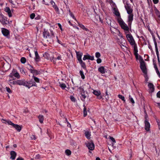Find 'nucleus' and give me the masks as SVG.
Returning <instances> with one entry per match:
<instances>
[{
  "label": "nucleus",
  "mask_w": 160,
  "mask_h": 160,
  "mask_svg": "<svg viewBox=\"0 0 160 160\" xmlns=\"http://www.w3.org/2000/svg\"><path fill=\"white\" fill-rule=\"evenodd\" d=\"M50 33L49 32L48 29L44 28L42 32V36L44 38H49L52 39V38L55 37L54 33L51 29H49Z\"/></svg>",
  "instance_id": "f257e3e1"
},
{
  "label": "nucleus",
  "mask_w": 160,
  "mask_h": 160,
  "mask_svg": "<svg viewBox=\"0 0 160 160\" xmlns=\"http://www.w3.org/2000/svg\"><path fill=\"white\" fill-rule=\"evenodd\" d=\"M111 6L113 13L117 17V19L121 18L120 13L119 11L117 6L114 3L112 0H111Z\"/></svg>",
  "instance_id": "f03ea898"
},
{
  "label": "nucleus",
  "mask_w": 160,
  "mask_h": 160,
  "mask_svg": "<svg viewBox=\"0 0 160 160\" xmlns=\"http://www.w3.org/2000/svg\"><path fill=\"white\" fill-rule=\"evenodd\" d=\"M139 62L140 63V68L142 72L144 74H147V72L145 62L141 56H139Z\"/></svg>",
  "instance_id": "7ed1b4c3"
},
{
  "label": "nucleus",
  "mask_w": 160,
  "mask_h": 160,
  "mask_svg": "<svg viewBox=\"0 0 160 160\" xmlns=\"http://www.w3.org/2000/svg\"><path fill=\"white\" fill-rule=\"evenodd\" d=\"M117 21L122 28L125 31H129V28L128 27L123 21L121 18L117 19Z\"/></svg>",
  "instance_id": "20e7f679"
},
{
  "label": "nucleus",
  "mask_w": 160,
  "mask_h": 160,
  "mask_svg": "<svg viewBox=\"0 0 160 160\" xmlns=\"http://www.w3.org/2000/svg\"><path fill=\"white\" fill-rule=\"evenodd\" d=\"M8 77L12 78H14V77L17 79L20 78V76L17 71L15 69L12 70V72L8 75Z\"/></svg>",
  "instance_id": "39448f33"
},
{
  "label": "nucleus",
  "mask_w": 160,
  "mask_h": 160,
  "mask_svg": "<svg viewBox=\"0 0 160 160\" xmlns=\"http://www.w3.org/2000/svg\"><path fill=\"white\" fill-rule=\"evenodd\" d=\"M0 22L4 25L9 23V21L7 19V18L2 14H0Z\"/></svg>",
  "instance_id": "423d86ee"
},
{
  "label": "nucleus",
  "mask_w": 160,
  "mask_h": 160,
  "mask_svg": "<svg viewBox=\"0 0 160 160\" xmlns=\"http://www.w3.org/2000/svg\"><path fill=\"white\" fill-rule=\"evenodd\" d=\"M126 37L131 45L134 46L135 44H137L132 36L131 34H127Z\"/></svg>",
  "instance_id": "0eeeda50"
},
{
  "label": "nucleus",
  "mask_w": 160,
  "mask_h": 160,
  "mask_svg": "<svg viewBox=\"0 0 160 160\" xmlns=\"http://www.w3.org/2000/svg\"><path fill=\"white\" fill-rule=\"evenodd\" d=\"M26 83L25 87L28 88L32 86H37L36 82L33 79H31L28 82H26Z\"/></svg>",
  "instance_id": "6e6552de"
},
{
  "label": "nucleus",
  "mask_w": 160,
  "mask_h": 160,
  "mask_svg": "<svg viewBox=\"0 0 160 160\" xmlns=\"http://www.w3.org/2000/svg\"><path fill=\"white\" fill-rule=\"evenodd\" d=\"M153 41L154 42L155 46V50L156 52V55L157 57L158 60V62L159 64H160V61L159 59V52L158 48L157 46V43L156 41V39H155V38H154L153 39Z\"/></svg>",
  "instance_id": "1a4fd4ad"
},
{
  "label": "nucleus",
  "mask_w": 160,
  "mask_h": 160,
  "mask_svg": "<svg viewBox=\"0 0 160 160\" xmlns=\"http://www.w3.org/2000/svg\"><path fill=\"white\" fill-rule=\"evenodd\" d=\"M85 144L88 148L90 150H93L94 149V144L92 142H86Z\"/></svg>",
  "instance_id": "9d476101"
},
{
  "label": "nucleus",
  "mask_w": 160,
  "mask_h": 160,
  "mask_svg": "<svg viewBox=\"0 0 160 160\" xmlns=\"http://www.w3.org/2000/svg\"><path fill=\"white\" fill-rule=\"evenodd\" d=\"M1 30L2 32L3 35L7 38H8V36L10 34L9 31L5 28H2Z\"/></svg>",
  "instance_id": "9b49d317"
},
{
  "label": "nucleus",
  "mask_w": 160,
  "mask_h": 160,
  "mask_svg": "<svg viewBox=\"0 0 160 160\" xmlns=\"http://www.w3.org/2000/svg\"><path fill=\"white\" fill-rule=\"evenodd\" d=\"M125 8L127 10V12L128 14H133V10L131 8V6L129 5V4L126 3L125 5Z\"/></svg>",
  "instance_id": "f8f14e48"
},
{
  "label": "nucleus",
  "mask_w": 160,
  "mask_h": 160,
  "mask_svg": "<svg viewBox=\"0 0 160 160\" xmlns=\"http://www.w3.org/2000/svg\"><path fill=\"white\" fill-rule=\"evenodd\" d=\"M128 14V27H131L132 23L133 20V13Z\"/></svg>",
  "instance_id": "ddd939ff"
},
{
  "label": "nucleus",
  "mask_w": 160,
  "mask_h": 160,
  "mask_svg": "<svg viewBox=\"0 0 160 160\" xmlns=\"http://www.w3.org/2000/svg\"><path fill=\"white\" fill-rule=\"evenodd\" d=\"M87 59L92 61L94 59V57L93 56H90L87 53L86 54L84 55L83 58V60L84 61Z\"/></svg>",
  "instance_id": "4468645a"
},
{
  "label": "nucleus",
  "mask_w": 160,
  "mask_h": 160,
  "mask_svg": "<svg viewBox=\"0 0 160 160\" xmlns=\"http://www.w3.org/2000/svg\"><path fill=\"white\" fill-rule=\"evenodd\" d=\"M33 74V76L37 75L40 74L42 73V71L41 70H38L35 69L32 70L31 69V72Z\"/></svg>",
  "instance_id": "2eb2a0df"
},
{
  "label": "nucleus",
  "mask_w": 160,
  "mask_h": 160,
  "mask_svg": "<svg viewBox=\"0 0 160 160\" xmlns=\"http://www.w3.org/2000/svg\"><path fill=\"white\" fill-rule=\"evenodd\" d=\"M76 53L77 58L78 62L82 60V57L83 55L82 53L79 52L75 51Z\"/></svg>",
  "instance_id": "dca6fc26"
},
{
  "label": "nucleus",
  "mask_w": 160,
  "mask_h": 160,
  "mask_svg": "<svg viewBox=\"0 0 160 160\" xmlns=\"http://www.w3.org/2000/svg\"><path fill=\"white\" fill-rule=\"evenodd\" d=\"M15 78H10L8 81L9 84L12 86V85H16V80H15Z\"/></svg>",
  "instance_id": "f3484780"
},
{
  "label": "nucleus",
  "mask_w": 160,
  "mask_h": 160,
  "mask_svg": "<svg viewBox=\"0 0 160 160\" xmlns=\"http://www.w3.org/2000/svg\"><path fill=\"white\" fill-rule=\"evenodd\" d=\"M144 123L145 124V129L147 131H149L150 127L149 122L148 121H145Z\"/></svg>",
  "instance_id": "a211bd4d"
},
{
  "label": "nucleus",
  "mask_w": 160,
  "mask_h": 160,
  "mask_svg": "<svg viewBox=\"0 0 160 160\" xmlns=\"http://www.w3.org/2000/svg\"><path fill=\"white\" fill-rule=\"evenodd\" d=\"M111 143L112 146L113 148H116V141L115 139L112 137H111Z\"/></svg>",
  "instance_id": "6ab92c4d"
},
{
  "label": "nucleus",
  "mask_w": 160,
  "mask_h": 160,
  "mask_svg": "<svg viewBox=\"0 0 160 160\" xmlns=\"http://www.w3.org/2000/svg\"><path fill=\"white\" fill-rule=\"evenodd\" d=\"M26 82H24L22 80H16V85H23L25 86L26 85Z\"/></svg>",
  "instance_id": "aec40b11"
},
{
  "label": "nucleus",
  "mask_w": 160,
  "mask_h": 160,
  "mask_svg": "<svg viewBox=\"0 0 160 160\" xmlns=\"http://www.w3.org/2000/svg\"><path fill=\"white\" fill-rule=\"evenodd\" d=\"M148 87L149 88L150 92H153L154 91V86L152 83L149 82L148 83Z\"/></svg>",
  "instance_id": "412c9836"
},
{
  "label": "nucleus",
  "mask_w": 160,
  "mask_h": 160,
  "mask_svg": "<svg viewBox=\"0 0 160 160\" xmlns=\"http://www.w3.org/2000/svg\"><path fill=\"white\" fill-rule=\"evenodd\" d=\"M43 57L45 58L47 60H50L51 61H52V58L50 57V55L47 52H45L43 54Z\"/></svg>",
  "instance_id": "4be33fe9"
},
{
  "label": "nucleus",
  "mask_w": 160,
  "mask_h": 160,
  "mask_svg": "<svg viewBox=\"0 0 160 160\" xmlns=\"http://www.w3.org/2000/svg\"><path fill=\"white\" fill-rule=\"evenodd\" d=\"M35 57L34 58L35 61L36 62H38L40 61V58L38 54V52L37 51H35Z\"/></svg>",
  "instance_id": "5701e85b"
},
{
  "label": "nucleus",
  "mask_w": 160,
  "mask_h": 160,
  "mask_svg": "<svg viewBox=\"0 0 160 160\" xmlns=\"http://www.w3.org/2000/svg\"><path fill=\"white\" fill-rule=\"evenodd\" d=\"M2 122L3 123H7L8 125H11L13 126L14 123H12V121L9 120H6L4 119H2Z\"/></svg>",
  "instance_id": "b1692460"
},
{
  "label": "nucleus",
  "mask_w": 160,
  "mask_h": 160,
  "mask_svg": "<svg viewBox=\"0 0 160 160\" xmlns=\"http://www.w3.org/2000/svg\"><path fill=\"white\" fill-rule=\"evenodd\" d=\"M10 158L12 160H14L16 156V153L13 151H12L10 152Z\"/></svg>",
  "instance_id": "393cba45"
},
{
  "label": "nucleus",
  "mask_w": 160,
  "mask_h": 160,
  "mask_svg": "<svg viewBox=\"0 0 160 160\" xmlns=\"http://www.w3.org/2000/svg\"><path fill=\"white\" fill-rule=\"evenodd\" d=\"M98 71L102 74H104L107 72L106 69L103 66H101L98 68Z\"/></svg>",
  "instance_id": "a878e982"
},
{
  "label": "nucleus",
  "mask_w": 160,
  "mask_h": 160,
  "mask_svg": "<svg viewBox=\"0 0 160 160\" xmlns=\"http://www.w3.org/2000/svg\"><path fill=\"white\" fill-rule=\"evenodd\" d=\"M84 134L85 136L88 139H89L91 138V132L88 131H85Z\"/></svg>",
  "instance_id": "bb28decb"
},
{
  "label": "nucleus",
  "mask_w": 160,
  "mask_h": 160,
  "mask_svg": "<svg viewBox=\"0 0 160 160\" xmlns=\"http://www.w3.org/2000/svg\"><path fill=\"white\" fill-rule=\"evenodd\" d=\"M5 11L8 13L9 17H11L12 16L11 11L9 7L6 8L5 9Z\"/></svg>",
  "instance_id": "cd10ccee"
},
{
  "label": "nucleus",
  "mask_w": 160,
  "mask_h": 160,
  "mask_svg": "<svg viewBox=\"0 0 160 160\" xmlns=\"http://www.w3.org/2000/svg\"><path fill=\"white\" fill-rule=\"evenodd\" d=\"M12 127L14 128L16 130H17L18 132H20L21 130V127L18 124H14Z\"/></svg>",
  "instance_id": "c85d7f7f"
},
{
  "label": "nucleus",
  "mask_w": 160,
  "mask_h": 160,
  "mask_svg": "<svg viewBox=\"0 0 160 160\" xmlns=\"http://www.w3.org/2000/svg\"><path fill=\"white\" fill-rule=\"evenodd\" d=\"M80 64L81 67L84 70H87L86 64L82 60L78 62Z\"/></svg>",
  "instance_id": "c756f323"
},
{
  "label": "nucleus",
  "mask_w": 160,
  "mask_h": 160,
  "mask_svg": "<svg viewBox=\"0 0 160 160\" xmlns=\"http://www.w3.org/2000/svg\"><path fill=\"white\" fill-rule=\"evenodd\" d=\"M38 118L39 119V121L41 123H43V121L44 120V117L42 115H40L38 116Z\"/></svg>",
  "instance_id": "7c9ffc66"
},
{
  "label": "nucleus",
  "mask_w": 160,
  "mask_h": 160,
  "mask_svg": "<svg viewBox=\"0 0 160 160\" xmlns=\"http://www.w3.org/2000/svg\"><path fill=\"white\" fill-rule=\"evenodd\" d=\"M78 25L82 28L83 30H84L87 31H89V30L87 28H85V26L82 24H80L79 23H78Z\"/></svg>",
  "instance_id": "2f4dec72"
},
{
  "label": "nucleus",
  "mask_w": 160,
  "mask_h": 160,
  "mask_svg": "<svg viewBox=\"0 0 160 160\" xmlns=\"http://www.w3.org/2000/svg\"><path fill=\"white\" fill-rule=\"evenodd\" d=\"M56 60H61V56L60 55H59L56 58H54L53 57H52V60L54 62H55Z\"/></svg>",
  "instance_id": "473e14b6"
},
{
  "label": "nucleus",
  "mask_w": 160,
  "mask_h": 160,
  "mask_svg": "<svg viewBox=\"0 0 160 160\" xmlns=\"http://www.w3.org/2000/svg\"><path fill=\"white\" fill-rule=\"evenodd\" d=\"M93 93L95 95L98 96V95H100L101 93L99 90L97 91L96 90H93Z\"/></svg>",
  "instance_id": "72a5a7b5"
},
{
  "label": "nucleus",
  "mask_w": 160,
  "mask_h": 160,
  "mask_svg": "<svg viewBox=\"0 0 160 160\" xmlns=\"http://www.w3.org/2000/svg\"><path fill=\"white\" fill-rule=\"evenodd\" d=\"M86 96L84 94V92L82 93L81 95V100L83 101H84L85 99L86 98Z\"/></svg>",
  "instance_id": "f704fd0d"
},
{
  "label": "nucleus",
  "mask_w": 160,
  "mask_h": 160,
  "mask_svg": "<svg viewBox=\"0 0 160 160\" xmlns=\"http://www.w3.org/2000/svg\"><path fill=\"white\" fill-rule=\"evenodd\" d=\"M59 86L62 89H65L66 87V84L62 83H59Z\"/></svg>",
  "instance_id": "c9c22d12"
},
{
  "label": "nucleus",
  "mask_w": 160,
  "mask_h": 160,
  "mask_svg": "<svg viewBox=\"0 0 160 160\" xmlns=\"http://www.w3.org/2000/svg\"><path fill=\"white\" fill-rule=\"evenodd\" d=\"M79 73L81 76L82 78L83 79H84L85 78V77L84 74V73H83L82 70H80L79 71Z\"/></svg>",
  "instance_id": "e433bc0d"
},
{
  "label": "nucleus",
  "mask_w": 160,
  "mask_h": 160,
  "mask_svg": "<svg viewBox=\"0 0 160 160\" xmlns=\"http://www.w3.org/2000/svg\"><path fill=\"white\" fill-rule=\"evenodd\" d=\"M65 154L68 155L69 156L71 154V151L69 149H67L65 151Z\"/></svg>",
  "instance_id": "4c0bfd02"
},
{
  "label": "nucleus",
  "mask_w": 160,
  "mask_h": 160,
  "mask_svg": "<svg viewBox=\"0 0 160 160\" xmlns=\"http://www.w3.org/2000/svg\"><path fill=\"white\" fill-rule=\"evenodd\" d=\"M32 78H33L34 79L33 80L35 82H39V79L38 78L35 77L34 76H32Z\"/></svg>",
  "instance_id": "58836bf2"
},
{
  "label": "nucleus",
  "mask_w": 160,
  "mask_h": 160,
  "mask_svg": "<svg viewBox=\"0 0 160 160\" xmlns=\"http://www.w3.org/2000/svg\"><path fill=\"white\" fill-rule=\"evenodd\" d=\"M118 97L121 99L124 102H125V98L124 96H122V95L119 94L118 95Z\"/></svg>",
  "instance_id": "ea45409f"
},
{
  "label": "nucleus",
  "mask_w": 160,
  "mask_h": 160,
  "mask_svg": "<svg viewBox=\"0 0 160 160\" xmlns=\"http://www.w3.org/2000/svg\"><path fill=\"white\" fill-rule=\"evenodd\" d=\"M87 108L86 107H84L83 108V116L85 117L87 116Z\"/></svg>",
  "instance_id": "a19ab883"
},
{
  "label": "nucleus",
  "mask_w": 160,
  "mask_h": 160,
  "mask_svg": "<svg viewBox=\"0 0 160 160\" xmlns=\"http://www.w3.org/2000/svg\"><path fill=\"white\" fill-rule=\"evenodd\" d=\"M20 61L22 63L24 64L26 62V59L24 57H22Z\"/></svg>",
  "instance_id": "79ce46f5"
},
{
  "label": "nucleus",
  "mask_w": 160,
  "mask_h": 160,
  "mask_svg": "<svg viewBox=\"0 0 160 160\" xmlns=\"http://www.w3.org/2000/svg\"><path fill=\"white\" fill-rule=\"evenodd\" d=\"M133 49L134 52H138V50L137 44H135V45L133 46Z\"/></svg>",
  "instance_id": "37998d69"
},
{
  "label": "nucleus",
  "mask_w": 160,
  "mask_h": 160,
  "mask_svg": "<svg viewBox=\"0 0 160 160\" xmlns=\"http://www.w3.org/2000/svg\"><path fill=\"white\" fill-rule=\"evenodd\" d=\"M95 55V57L96 58H98L100 57L101 54L99 52H96Z\"/></svg>",
  "instance_id": "c03bdc74"
},
{
  "label": "nucleus",
  "mask_w": 160,
  "mask_h": 160,
  "mask_svg": "<svg viewBox=\"0 0 160 160\" xmlns=\"http://www.w3.org/2000/svg\"><path fill=\"white\" fill-rule=\"evenodd\" d=\"M129 98L130 102H132V104H134L135 103L134 101L133 98L131 97L130 95H129Z\"/></svg>",
  "instance_id": "a18cd8bd"
},
{
  "label": "nucleus",
  "mask_w": 160,
  "mask_h": 160,
  "mask_svg": "<svg viewBox=\"0 0 160 160\" xmlns=\"http://www.w3.org/2000/svg\"><path fill=\"white\" fill-rule=\"evenodd\" d=\"M28 70H29L30 72H31V69L32 70H33V69H34V68L32 66L29 64L28 65Z\"/></svg>",
  "instance_id": "49530a36"
},
{
  "label": "nucleus",
  "mask_w": 160,
  "mask_h": 160,
  "mask_svg": "<svg viewBox=\"0 0 160 160\" xmlns=\"http://www.w3.org/2000/svg\"><path fill=\"white\" fill-rule=\"evenodd\" d=\"M153 64L154 65V67L155 68V69L156 70L157 69H158L156 64V62H155V61H154V59L153 60Z\"/></svg>",
  "instance_id": "de8ad7c7"
},
{
  "label": "nucleus",
  "mask_w": 160,
  "mask_h": 160,
  "mask_svg": "<svg viewBox=\"0 0 160 160\" xmlns=\"http://www.w3.org/2000/svg\"><path fill=\"white\" fill-rule=\"evenodd\" d=\"M105 94H106V95L105 96V98L107 100H108L109 99V98H108V91H107V90L106 91Z\"/></svg>",
  "instance_id": "09e8293b"
},
{
  "label": "nucleus",
  "mask_w": 160,
  "mask_h": 160,
  "mask_svg": "<svg viewBox=\"0 0 160 160\" xmlns=\"http://www.w3.org/2000/svg\"><path fill=\"white\" fill-rule=\"evenodd\" d=\"M70 99L72 102H75L76 101L75 98L73 96H70Z\"/></svg>",
  "instance_id": "8fccbe9b"
},
{
  "label": "nucleus",
  "mask_w": 160,
  "mask_h": 160,
  "mask_svg": "<svg viewBox=\"0 0 160 160\" xmlns=\"http://www.w3.org/2000/svg\"><path fill=\"white\" fill-rule=\"evenodd\" d=\"M6 90L8 92V93H12V91L8 87H6Z\"/></svg>",
  "instance_id": "3c124183"
},
{
  "label": "nucleus",
  "mask_w": 160,
  "mask_h": 160,
  "mask_svg": "<svg viewBox=\"0 0 160 160\" xmlns=\"http://www.w3.org/2000/svg\"><path fill=\"white\" fill-rule=\"evenodd\" d=\"M35 17V14L34 13H32L30 15V18L31 19H33Z\"/></svg>",
  "instance_id": "603ef678"
},
{
  "label": "nucleus",
  "mask_w": 160,
  "mask_h": 160,
  "mask_svg": "<svg viewBox=\"0 0 160 160\" xmlns=\"http://www.w3.org/2000/svg\"><path fill=\"white\" fill-rule=\"evenodd\" d=\"M156 72L157 73V74L158 75V76L159 77V78H160V72L159 71L158 69H157L156 70H155Z\"/></svg>",
  "instance_id": "864d4df0"
},
{
  "label": "nucleus",
  "mask_w": 160,
  "mask_h": 160,
  "mask_svg": "<svg viewBox=\"0 0 160 160\" xmlns=\"http://www.w3.org/2000/svg\"><path fill=\"white\" fill-rule=\"evenodd\" d=\"M53 7L54 8L55 10L57 12H58L59 11V9H58V7L56 5H55V6H53Z\"/></svg>",
  "instance_id": "5fc2aeb1"
},
{
  "label": "nucleus",
  "mask_w": 160,
  "mask_h": 160,
  "mask_svg": "<svg viewBox=\"0 0 160 160\" xmlns=\"http://www.w3.org/2000/svg\"><path fill=\"white\" fill-rule=\"evenodd\" d=\"M102 62V60L101 59H100V58H98V59H97V62L98 63H101Z\"/></svg>",
  "instance_id": "6e6d98bb"
},
{
  "label": "nucleus",
  "mask_w": 160,
  "mask_h": 160,
  "mask_svg": "<svg viewBox=\"0 0 160 160\" xmlns=\"http://www.w3.org/2000/svg\"><path fill=\"white\" fill-rule=\"evenodd\" d=\"M147 57L145 59V61H149V56L147 55V54H146V55H144V57Z\"/></svg>",
  "instance_id": "4d7b16f0"
},
{
  "label": "nucleus",
  "mask_w": 160,
  "mask_h": 160,
  "mask_svg": "<svg viewBox=\"0 0 160 160\" xmlns=\"http://www.w3.org/2000/svg\"><path fill=\"white\" fill-rule=\"evenodd\" d=\"M50 3L51 5H52V7L56 5L55 2L53 1H51Z\"/></svg>",
  "instance_id": "13d9d810"
},
{
  "label": "nucleus",
  "mask_w": 160,
  "mask_h": 160,
  "mask_svg": "<svg viewBox=\"0 0 160 160\" xmlns=\"http://www.w3.org/2000/svg\"><path fill=\"white\" fill-rule=\"evenodd\" d=\"M156 96L158 98H160V91L157 93Z\"/></svg>",
  "instance_id": "bf43d9fd"
},
{
  "label": "nucleus",
  "mask_w": 160,
  "mask_h": 160,
  "mask_svg": "<svg viewBox=\"0 0 160 160\" xmlns=\"http://www.w3.org/2000/svg\"><path fill=\"white\" fill-rule=\"evenodd\" d=\"M31 138L32 139L35 140L36 139V136L35 135H32L31 136Z\"/></svg>",
  "instance_id": "052dcab7"
},
{
  "label": "nucleus",
  "mask_w": 160,
  "mask_h": 160,
  "mask_svg": "<svg viewBox=\"0 0 160 160\" xmlns=\"http://www.w3.org/2000/svg\"><path fill=\"white\" fill-rule=\"evenodd\" d=\"M66 121L67 123V126L68 127H71V125L70 123L68 122L67 121V120L66 119Z\"/></svg>",
  "instance_id": "680f3d73"
},
{
  "label": "nucleus",
  "mask_w": 160,
  "mask_h": 160,
  "mask_svg": "<svg viewBox=\"0 0 160 160\" xmlns=\"http://www.w3.org/2000/svg\"><path fill=\"white\" fill-rule=\"evenodd\" d=\"M69 14L70 16L72 18L74 19H75L74 15L72 12H70V13H69Z\"/></svg>",
  "instance_id": "e2e57ef3"
},
{
  "label": "nucleus",
  "mask_w": 160,
  "mask_h": 160,
  "mask_svg": "<svg viewBox=\"0 0 160 160\" xmlns=\"http://www.w3.org/2000/svg\"><path fill=\"white\" fill-rule=\"evenodd\" d=\"M145 76H144V77L145 78V81L147 82L148 81V76H147V74H145Z\"/></svg>",
  "instance_id": "0e129e2a"
},
{
  "label": "nucleus",
  "mask_w": 160,
  "mask_h": 160,
  "mask_svg": "<svg viewBox=\"0 0 160 160\" xmlns=\"http://www.w3.org/2000/svg\"><path fill=\"white\" fill-rule=\"evenodd\" d=\"M153 3L155 4L158 3V0H152Z\"/></svg>",
  "instance_id": "69168bd1"
},
{
  "label": "nucleus",
  "mask_w": 160,
  "mask_h": 160,
  "mask_svg": "<svg viewBox=\"0 0 160 160\" xmlns=\"http://www.w3.org/2000/svg\"><path fill=\"white\" fill-rule=\"evenodd\" d=\"M104 137L107 138V139H108V140H109H109L110 139V136H109L108 137V136H107V135H105L104 136Z\"/></svg>",
  "instance_id": "338daca9"
},
{
  "label": "nucleus",
  "mask_w": 160,
  "mask_h": 160,
  "mask_svg": "<svg viewBox=\"0 0 160 160\" xmlns=\"http://www.w3.org/2000/svg\"><path fill=\"white\" fill-rule=\"evenodd\" d=\"M58 26L61 30H62L61 25L60 23H58Z\"/></svg>",
  "instance_id": "774afa93"
}]
</instances>
